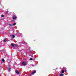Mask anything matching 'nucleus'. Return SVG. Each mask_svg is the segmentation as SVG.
Masks as SVG:
<instances>
[{
    "label": "nucleus",
    "instance_id": "nucleus-1",
    "mask_svg": "<svg viewBox=\"0 0 76 76\" xmlns=\"http://www.w3.org/2000/svg\"><path fill=\"white\" fill-rule=\"evenodd\" d=\"M15 73H17V74H19V71L18 70H16Z\"/></svg>",
    "mask_w": 76,
    "mask_h": 76
},
{
    "label": "nucleus",
    "instance_id": "nucleus-2",
    "mask_svg": "<svg viewBox=\"0 0 76 76\" xmlns=\"http://www.w3.org/2000/svg\"><path fill=\"white\" fill-rule=\"evenodd\" d=\"M13 20H15L16 19V16L14 15L13 17Z\"/></svg>",
    "mask_w": 76,
    "mask_h": 76
},
{
    "label": "nucleus",
    "instance_id": "nucleus-3",
    "mask_svg": "<svg viewBox=\"0 0 76 76\" xmlns=\"http://www.w3.org/2000/svg\"><path fill=\"white\" fill-rule=\"evenodd\" d=\"M22 64L23 65L25 66V65H26V63H25V62H23L22 63Z\"/></svg>",
    "mask_w": 76,
    "mask_h": 76
},
{
    "label": "nucleus",
    "instance_id": "nucleus-4",
    "mask_svg": "<svg viewBox=\"0 0 76 76\" xmlns=\"http://www.w3.org/2000/svg\"><path fill=\"white\" fill-rule=\"evenodd\" d=\"M11 36L12 38H14L15 37V36L14 35H11Z\"/></svg>",
    "mask_w": 76,
    "mask_h": 76
},
{
    "label": "nucleus",
    "instance_id": "nucleus-5",
    "mask_svg": "<svg viewBox=\"0 0 76 76\" xmlns=\"http://www.w3.org/2000/svg\"><path fill=\"white\" fill-rule=\"evenodd\" d=\"M7 69H8V70H9V71L10 70V67L9 66L8 67Z\"/></svg>",
    "mask_w": 76,
    "mask_h": 76
},
{
    "label": "nucleus",
    "instance_id": "nucleus-6",
    "mask_svg": "<svg viewBox=\"0 0 76 76\" xmlns=\"http://www.w3.org/2000/svg\"><path fill=\"white\" fill-rule=\"evenodd\" d=\"M3 41H4V42H6L7 41V40L6 39H4Z\"/></svg>",
    "mask_w": 76,
    "mask_h": 76
},
{
    "label": "nucleus",
    "instance_id": "nucleus-7",
    "mask_svg": "<svg viewBox=\"0 0 76 76\" xmlns=\"http://www.w3.org/2000/svg\"><path fill=\"white\" fill-rule=\"evenodd\" d=\"M11 45H12V46L13 47H15V46H14V44H13V43H12L11 44Z\"/></svg>",
    "mask_w": 76,
    "mask_h": 76
},
{
    "label": "nucleus",
    "instance_id": "nucleus-8",
    "mask_svg": "<svg viewBox=\"0 0 76 76\" xmlns=\"http://www.w3.org/2000/svg\"><path fill=\"white\" fill-rule=\"evenodd\" d=\"M64 74L63 73H61L59 75L60 76H63Z\"/></svg>",
    "mask_w": 76,
    "mask_h": 76
},
{
    "label": "nucleus",
    "instance_id": "nucleus-9",
    "mask_svg": "<svg viewBox=\"0 0 76 76\" xmlns=\"http://www.w3.org/2000/svg\"><path fill=\"white\" fill-rule=\"evenodd\" d=\"M2 61H3V62H4V61H5V60L3 58H2Z\"/></svg>",
    "mask_w": 76,
    "mask_h": 76
},
{
    "label": "nucleus",
    "instance_id": "nucleus-10",
    "mask_svg": "<svg viewBox=\"0 0 76 76\" xmlns=\"http://www.w3.org/2000/svg\"><path fill=\"white\" fill-rule=\"evenodd\" d=\"M35 73H36V71H34V72H32L31 74H34Z\"/></svg>",
    "mask_w": 76,
    "mask_h": 76
},
{
    "label": "nucleus",
    "instance_id": "nucleus-11",
    "mask_svg": "<svg viewBox=\"0 0 76 76\" xmlns=\"http://www.w3.org/2000/svg\"><path fill=\"white\" fill-rule=\"evenodd\" d=\"M61 73H64V70H62Z\"/></svg>",
    "mask_w": 76,
    "mask_h": 76
},
{
    "label": "nucleus",
    "instance_id": "nucleus-12",
    "mask_svg": "<svg viewBox=\"0 0 76 76\" xmlns=\"http://www.w3.org/2000/svg\"><path fill=\"white\" fill-rule=\"evenodd\" d=\"M15 25H16V23H14L12 25V26H15Z\"/></svg>",
    "mask_w": 76,
    "mask_h": 76
},
{
    "label": "nucleus",
    "instance_id": "nucleus-13",
    "mask_svg": "<svg viewBox=\"0 0 76 76\" xmlns=\"http://www.w3.org/2000/svg\"><path fill=\"white\" fill-rule=\"evenodd\" d=\"M9 26H12V25L11 24H10L9 25Z\"/></svg>",
    "mask_w": 76,
    "mask_h": 76
},
{
    "label": "nucleus",
    "instance_id": "nucleus-14",
    "mask_svg": "<svg viewBox=\"0 0 76 76\" xmlns=\"http://www.w3.org/2000/svg\"><path fill=\"white\" fill-rule=\"evenodd\" d=\"M30 60H33V59H32V58H30Z\"/></svg>",
    "mask_w": 76,
    "mask_h": 76
},
{
    "label": "nucleus",
    "instance_id": "nucleus-15",
    "mask_svg": "<svg viewBox=\"0 0 76 76\" xmlns=\"http://www.w3.org/2000/svg\"><path fill=\"white\" fill-rule=\"evenodd\" d=\"M14 45H15V46H18V45L16 44H14Z\"/></svg>",
    "mask_w": 76,
    "mask_h": 76
},
{
    "label": "nucleus",
    "instance_id": "nucleus-16",
    "mask_svg": "<svg viewBox=\"0 0 76 76\" xmlns=\"http://www.w3.org/2000/svg\"><path fill=\"white\" fill-rule=\"evenodd\" d=\"M1 16L2 17H4V15H1Z\"/></svg>",
    "mask_w": 76,
    "mask_h": 76
},
{
    "label": "nucleus",
    "instance_id": "nucleus-17",
    "mask_svg": "<svg viewBox=\"0 0 76 76\" xmlns=\"http://www.w3.org/2000/svg\"><path fill=\"white\" fill-rule=\"evenodd\" d=\"M34 64H32V66H34Z\"/></svg>",
    "mask_w": 76,
    "mask_h": 76
},
{
    "label": "nucleus",
    "instance_id": "nucleus-18",
    "mask_svg": "<svg viewBox=\"0 0 76 76\" xmlns=\"http://www.w3.org/2000/svg\"><path fill=\"white\" fill-rule=\"evenodd\" d=\"M7 13H8V12H7L6 14Z\"/></svg>",
    "mask_w": 76,
    "mask_h": 76
}]
</instances>
